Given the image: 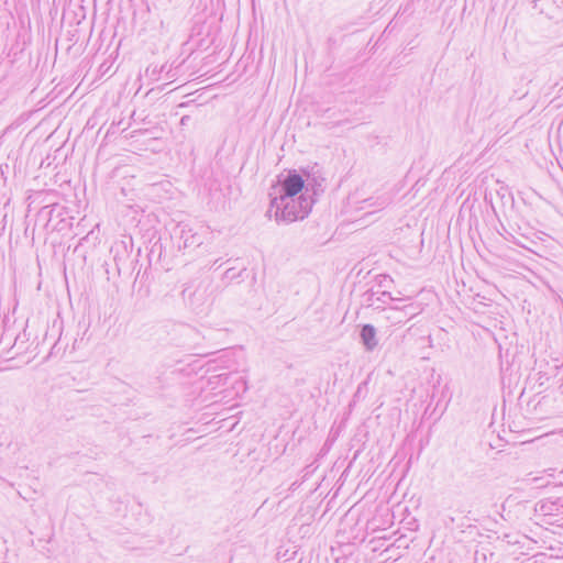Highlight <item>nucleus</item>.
<instances>
[{
	"instance_id": "1",
	"label": "nucleus",
	"mask_w": 563,
	"mask_h": 563,
	"mask_svg": "<svg viewBox=\"0 0 563 563\" xmlns=\"http://www.w3.org/2000/svg\"><path fill=\"white\" fill-rule=\"evenodd\" d=\"M316 203V199L307 197L305 194L294 197V201L278 200L273 203L271 200L269 212L275 209V220L277 222L291 223L294 221L303 220L312 210V206Z\"/></svg>"
},
{
	"instance_id": "2",
	"label": "nucleus",
	"mask_w": 563,
	"mask_h": 563,
	"mask_svg": "<svg viewBox=\"0 0 563 563\" xmlns=\"http://www.w3.org/2000/svg\"><path fill=\"white\" fill-rule=\"evenodd\" d=\"M306 187V180L301 175V172L297 169H288L286 174H279L276 183L271 186L268 196L273 203L276 201H294V197L303 194Z\"/></svg>"
},
{
	"instance_id": "3",
	"label": "nucleus",
	"mask_w": 563,
	"mask_h": 563,
	"mask_svg": "<svg viewBox=\"0 0 563 563\" xmlns=\"http://www.w3.org/2000/svg\"><path fill=\"white\" fill-rule=\"evenodd\" d=\"M246 279L247 282L241 280L231 285L230 292L233 296V301L240 306L260 307L261 295L256 285V273L252 272V274Z\"/></svg>"
},
{
	"instance_id": "4",
	"label": "nucleus",
	"mask_w": 563,
	"mask_h": 563,
	"mask_svg": "<svg viewBox=\"0 0 563 563\" xmlns=\"http://www.w3.org/2000/svg\"><path fill=\"white\" fill-rule=\"evenodd\" d=\"M302 177L306 180V187L303 188V194L307 197H312L317 200V197L323 192V186L322 183L324 181V178L320 175H316L314 173L310 172L308 168H301L300 169Z\"/></svg>"
},
{
	"instance_id": "5",
	"label": "nucleus",
	"mask_w": 563,
	"mask_h": 563,
	"mask_svg": "<svg viewBox=\"0 0 563 563\" xmlns=\"http://www.w3.org/2000/svg\"><path fill=\"white\" fill-rule=\"evenodd\" d=\"M360 340L367 352L374 351L378 345L376 328L371 323L362 324L360 328Z\"/></svg>"
},
{
	"instance_id": "6",
	"label": "nucleus",
	"mask_w": 563,
	"mask_h": 563,
	"mask_svg": "<svg viewBox=\"0 0 563 563\" xmlns=\"http://www.w3.org/2000/svg\"><path fill=\"white\" fill-rule=\"evenodd\" d=\"M538 510L544 516L563 514V497L544 498L537 504Z\"/></svg>"
},
{
	"instance_id": "7",
	"label": "nucleus",
	"mask_w": 563,
	"mask_h": 563,
	"mask_svg": "<svg viewBox=\"0 0 563 563\" xmlns=\"http://www.w3.org/2000/svg\"><path fill=\"white\" fill-rule=\"evenodd\" d=\"M475 563H496L495 553L486 545H478L474 552Z\"/></svg>"
},
{
	"instance_id": "8",
	"label": "nucleus",
	"mask_w": 563,
	"mask_h": 563,
	"mask_svg": "<svg viewBox=\"0 0 563 563\" xmlns=\"http://www.w3.org/2000/svg\"><path fill=\"white\" fill-rule=\"evenodd\" d=\"M163 243L161 242V239H158L152 244L150 252L147 254L150 265H152L153 263L161 264L163 258Z\"/></svg>"
},
{
	"instance_id": "9",
	"label": "nucleus",
	"mask_w": 563,
	"mask_h": 563,
	"mask_svg": "<svg viewBox=\"0 0 563 563\" xmlns=\"http://www.w3.org/2000/svg\"><path fill=\"white\" fill-rule=\"evenodd\" d=\"M121 251L125 257H129L128 249L123 241L121 243H117L114 246L111 247V252L112 253L114 252L113 260H114V263H115L119 274L121 273V269H122L121 265L123 262V256L120 255Z\"/></svg>"
},
{
	"instance_id": "10",
	"label": "nucleus",
	"mask_w": 563,
	"mask_h": 563,
	"mask_svg": "<svg viewBox=\"0 0 563 563\" xmlns=\"http://www.w3.org/2000/svg\"><path fill=\"white\" fill-rule=\"evenodd\" d=\"M364 202L367 203V207H374L378 210H383L391 203V197L389 195H382L376 198L371 197Z\"/></svg>"
},
{
	"instance_id": "11",
	"label": "nucleus",
	"mask_w": 563,
	"mask_h": 563,
	"mask_svg": "<svg viewBox=\"0 0 563 563\" xmlns=\"http://www.w3.org/2000/svg\"><path fill=\"white\" fill-rule=\"evenodd\" d=\"M253 271H249L247 268L243 267L238 273L233 267L228 268L224 273L225 278L228 279H234V278H242V280H245V278H249V276L252 274Z\"/></svg>"
},
{
	"instance_id": "12",
	"label": "nucleus",
	"mask_w": 563,
	"mask_h": 563,
	"mask_svg": "<svg viewBox=\"0 0 563 563\" xmlns=\"http://www.w3.org/2000/svg\"><path fill=\"white\" fill-rule=\"evenodd\" d=\"M166 68L167 64H164L161 67L156 65H150L145 70V75L150 77L152 80H158L161 74L165 73Z\"/></svg>"
},
{
	"instance_id": "13",
	"label": "nucleus",
	"mask_w": 563,
	"mask_h": 563,
	"mask_svg": "<svg viewBox=\"0 0 563 563\" xmlns=\"http://www.w3.org/2000/svg\"><path fill=\"white\" fill-rule=\"evenodd\" d=\"M375 292L371 289V290H367L363 294V302L367 306V307H371L373 306L374 303V297H375Z\"/></svg>"
},
{
	"instance_id": "14",
	"label": "nucleus",
	"mask_w": 563,
	"mask_h": 563,
	"mask_svg": "<svg viewBox=\"0 0 563 563\" xmlns=\"http://www.w3.org/2000/svg\"><path fill=\"white\" fill-rule=\"evenodd\" d=\"M181 233H184V231H183ZM181 239H184V247H185V249H186V247H189V246H191V245H195V244H196V245H199V244H200V242H198V241L196 240V235H194V234H192V235H190V236H184V234H181Z\"/></svg>"
},
{
	"instance_id": "15",
	"label": "nucleus",
	"mask_w": 563,
	"mask_h": 563,
	"mask_svg": "<svg viewBox=\"0 0 563 563\" xmlns=\"http://www.w3.org/2000/svg\"><path fill=\"white\" fill-rule=\"evenodd\" d=\"M388 300H395L389 291H382L380 295L376 298V301L382 303H386Z\"/></svg>"
},
{
	"instance_id": "16",
	"label": "nucleus",
	"mask_w": 563,
	"mask_h": 563,
	"mask_svg": "<svg viewBox=\"0 0 563 563\" xmlns=\"http://www.w3.org/2000/svg\"><path fill=\"white\" fill-rule=\"evenodd\" d=\"M387 282H393L388 275H379L378 276V285L380 287H386Z\"/></svg>"
},
{
	"instance_id": "17",
	"label": "nucleus",
	"mask_w": 563,
	"mask_h": 563,
	"mask_svg": "<svg viewBox=\"0 0 563 563\" xmlns=\"http://www.w3.org/2000/svg\"><path fill=\"white\" fill-rule=\"evenodd\" d=\"M166 78H173L175 74L173 73V67L167 65V68L165 70Z\"/></svg>"
},
{
	"instance_id": "18",
	"label": "nucleus",
	"mask_w": 563,
	"mask_h": 563,
	"mask_svg": "<svg viewBox=\"0 0 563 563\" xmlns=\"http://www.w3.org/2000/svg\"><path fill=\"white\" fill-rule=\"evenodd\" d=\"M503 541H506V542H507V543H509V544H510V543H516V542H517V541H512V540H511V538H510V534H508V533H505V534L503 536Z\"/></svg>"
},
{
	"instance_id": "19",
	"label": "nucleus",
	"mask_w": 563,
	"mask_h": 563,
	"mask_svg": "<svg viewBox=\"0 0 563 563\" xmlns=\"http://www.w3.org/2000/svg\"><path fill=\"white\" fill-rule=\"evenodd\" d=\"M310 466H307L306 467V473L305 475L302 476V478L305 479L312 471L309 470Z\"/></svg>"
},
{
	"instance_id": "20",
	"label": "nucleus",
	"mask_w": 563,
	"mask_h": 563,
	"mask_svg": "<svg viewBox=\"0 0 563 563\" xmlns=\"http://www.w3.org/2000/svg\"><path fill=\"white\" fill-rule=\"evenodd\" d=\"M5 219H7V213H4V214H3V218H2V221H1V222H2V230H3V229H4V227H5V223H4V222H5Z\"/></svg>"
},
{
	"instance_id": "21",
	"label": "nucleus",
	"mask_w": 563,
	"mask_h": 563,
	"mask_svg": "<svg viewBox=\"0 0 563 563\" xmlns=\"http://www.w3.org/2000/svg\"><path fill=\"white\" fill-rule=\"evenodd\" d=\"M507 234L509 235V238H508V236H505V239H506V240H510V238H511V239H514L512 233L507 232Z\"/></svg>"
},
{
	"instance_id": "22",
	"label": "nucleus",
	"mask_w": 563,
	"mask_h": 563,
	"mask_svg": "<svg viewBox=\"0 0 563 563\" xmlns=\"http://www.w3.org/2000/svg\"><path fill=\"white\" fill-rule=\"evenodd\" d=\"M296 487H297V482L292 483L290 486L291 489H295Z\"/></svg>"
}]
</instances>
